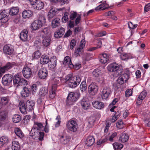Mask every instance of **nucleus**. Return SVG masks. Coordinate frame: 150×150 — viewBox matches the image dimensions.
Returning a JSON list of instances; mask_svg holds the SVG:
<instances>
[{"label":"nucleus","instance_id":"f257e3e1","mask_svg":"<svg viewBox=\"0 0 150 150\" xmlns=\"http://www.w3.org/2000/svg\"><path fill=\"white\" fill-rule=\"evenodd\" d=\"M65 77V83L67 84L68 86L70 88H76L79 85L81 81L80 76L78 75L73 76V74H69Z\"/></svg>","mask_w":150,"mask_h":150},{"label":"nucleus","instance_id":"f03ea898","mask_svg":"<svg viewBox=\"0 0 150 150\" xmlns=\"http://www.w3.org/2000/svg\"><path fill=\"white\" fill-rule=\"evenodd\" d=\"M19 109L22 113H25L28 111H32L34 109L35 104V102L32 100H28L25 103L24 102L20 103Z\"/></svg>","mask_w":150,"mask_h":150},{"label":"nucleus","instance_id":"7ed1b4c3","mask_svg":"<svg viewBox=\"0 0 150 150\" xmlns=\"http://www.w3.org/2000/svg\"><path fill=\"white\" fill-rule=\"evenodd\" d=\"M46 20L45 16L40 15L37 19L35 20L31 24L30 28L34 31H36L41 28L43 25V22Z\"/></svg>","mask_w":150,"mask_h":150},{"label":"nucleus","instance_id":"20e7f679","mask_svg":"<svg viewBox=\"0 0 150 150\" xmlns=\"http://www.w3.org/2000/svg\"><path fill=\"white\" fill-rule=\"evenodd\" d=\"M80 94L77 92H71L69 93L66 101V104L69 106L73 105L79 98Z\"/></svg>","mask_w":150,"mask_h":150},{"label":"nucleus","instance_id":"39448f33","mask_svg":"<svg viewBox=\"0 0 150 150\" xmlns=\"http://www.w3.org/2000/svg\"><path fill=\"white\" fill-rule=\"evenodd\" d=\"M13 80L14 86H16L17 88L19 86H24L28 84L27 81L22 77L21 73H18L15 75Z\"/></svg>","mask_w":150,"mask_h":150},{"label":"nucleus","instance_id":"423d86ee","mask_svg":"<svg viewBox=\"0 0 150 150\" xmlns=\"http://www.w3.org/2000/svg\"><path fill=\"white\" fill-rule=\"evenodd\" d=\"M108 70L110 72H114L116 75H118L122 71V66L116 62H113L110 64L107 67Z\"/></svg>","mask_w":150,"mask_h":150},{"label":"nucleus","instance_id":"0eeeda50","mask_svg":"<svg viewBox=\"0 0 150 150\" xmlns=\"http://www.w3.org/2000/svg\"><path fill=\"white\" fill-rule=\"evenodd\" d=\"M78 124L76 121L71 119L68 121L66 124L67 128L70 131L75 132L78 128Z\"/></svg>","mask_w":150,"mask_h":150},{"label":"nucleus","instance_id":"6e6552de","mask_svg":"<svg viewBox=\"0 0 150 150\" xmlns=\"http://www.w3.org/2000/svg\"><path fill=\"white\" fill-rule=\"evenodd\" d=\"M13 79V75L10 74H7L4 75L3 77L2 82L4 86H11L12 84Z\"/></svg>","mask_w":150,"mask_h":150},{"label":"nucleus","instance_id":"1a4fd4ad","mask_svg":"<svg viewBox=\"0 0 150 150\" xmlns=\"http://www.w3.org/2000/svg\"><path fill=\"white\" fill-rule=\"evenodd\" d=\"M98 86L96 83L92 82L88 86V92L91 96H95L98 93Z\"/></svg>","mask_w":150,"mask_h":150},{"label":"nucleus","instance_id":"9d476101","mask_svg":"<svg viewBox=\"0 0 150 150\" xmlns=\"http://www.w3.org/2000/svg\"><path fill=\"white\" fill-rule=\"evenodd\" d=\"M16 65V63L14 62H7L6 64L2 67H0V74L2 76L3 74L6 71L11 69L13 67Z\"/></svg>","mask_w":150,"mask_h":150},{"label":"nucleus","instance_id":"9b49d317","mask_svg":"<svg viewBox=\"0 0 150 150\" xmlns=\"http://www.w3.org/2000/svg\"><path fill=\"white\" fill-rule=\"evenodd\" d=\"M22 73L23 76L26 79H28L33 76L32 69L27 66H25L24 67L22 70Z\"/></svg>","mask_w":150,"mask_h":150},{"label":"nucleus","instance_id":"f8f14e48","mask_svg":"<svg viewBox=\"0 0 150 150\" xmlns=\"http://www.w3.org/2000/svg\"><path fill=\"white\" fill-rule=\"evenodd\" d=\"M57 59L55 57L53 56L50 58L48 65L49 69L53 71H55L57 69Z\"/></svg>","mask_w":150,"mask_h":150},{"label":"nucleus","instance_id":"ddd939ff","mask_svg":"<svg viewBox=\"0 0 150 150\" xmlns=\"http://www.w3.org/2000/svg\"><path fill=\"white\" fill-rule=\"evenodd\" d=\"M39 78L42 79H46L48 76V72L46 67L41 68L38 72Z\"/></svg>","mask_w":150,"mask_h":150},{"label":"nucleus","instance_id":"4468645a","mask_svg":"<svg viewBox=\"0 0 150 150\" xmlns=\"http://www.w3.org/2000/svg\"><path fill=\"white\" fill-rule=\"evenodd\" d=\"M9 15L8 13V10H5L3 11L0 14L1 22L3 23H6L9 20L8 17Z\"/></svg>","mask_w":150,"mask_h":150},{"label":"nucleus","instance_id":"2eb2a0df","mask_svg":"<svg viewBox=\"0 0 150 150\" xmlns=\"http://www.w3.org/2000/svg\"><path fill=\"white\" fill-rule=\"evenodd\" d=\"M122 71L117 75V76L120 75L122 78L125 80V82H126L129 79V76L130 75V72L128 69H125L123 70V69L122 70Z\"/></svg>","mask_w":150,"mask_h":150},{"label":"nucleus","instance_id":"dca6fc26","mask_svg":"<svg viewBox=\"0 0 150 150\" xmlns=\"http://www.w3.org/2000/svg\"><path fill=\"white\" fill-rule=\"evenodd\" d=\"M3 51L4 54L11 55L13 53L14 49L11 45L8 44L4 46Z\"/></svg>","mask_w":150,"mask_h":150},{"label":"nucleus","instance_id":"f3484780","mask_svg":"<svg viewBox=\"0 0 150 150\" xmlns=\"http://www.w3.org/2000/svg\"><path fill=\"white\" fill-rule=\"evenodd\" d=\"M65 32L64 28L61 27L57 29L54 32V36L56 38H62L64 35Z\"/></svg>","mask_w":150,"mask_h":150},{"label":"nucleus","instance_id":"a211bd4d","mask_svg":"<svg viewBox=\"0 0 150 150\" xmlns=\"http://www.w3.org/2000/svg\"><path fill=\"white\" fill-rule=\"evenodd\" d=\"M111 93L110 88L106 87L103 88L102 91L101 97L103 99H107L110 95Z\"/></svg>","mask_w":150,"mask_h":150},{"label":"nucleus","instance_id":"6ab92c4d","mask_svg":"<svg viewBox=\"0 0 150 150\" xmlns=\"http://www.w3.org/2000/svg\"><path fill=\"white\" fill-rule=\"evenodd\" d=\"M59 10L55 8H51L47 14V16L48 20L50 21V19L52 18L54 16L58 13Z\"/></svg>","mask_w":150,"mask_h":150},{"label":"nucleus","instance_id":"aec40b11","mask_svg":"<svg viewBox=\"0 0 150 150\" xmlns=\"http://www.w3.org/2000/svg\"><path fill=\"white\" fill-rule=\"evenodd\" d=\"M80 104L83 109L86 110L89 107L90 103L87 98L84 96L80 100Z\"/></svg>","mask_w":150,"mask_h":150},{"label":"nucleus","instance_id":"412c9836","mask_svg":"<svg viewBox=\"0 0 150 150\" xmlns=\"http://www.w3.org/2000/svg\"><path fill=\"white\" fill-rule=\"evenodd\" d=\"M92 104L95 108L98 110L102 109L105 107L104 104L103 102L98 100L93 101Z\"/></svg>","mask_w":150,"mask_h":150},{"label":"nucleus","instance_id":"4be33fe9","mask_svg":"<svg viewBox=\"0 0 150 150\" xmlns=\"http://www.w3.org/2000/svg\"><path fill=\"white\" fill-rule=\"evenodd\" d=\"M38 33L40 34L42 37H44L48 35H51L50 28L49 27H45L40 30Z\"/></svg>","mask_w":150,"mask_h":150},{"label":"nucleus","instance_id":"5701e85b","mask_svg":"<svg viewBox=\"0 0 150 150\" xmlns=\"http://www.w3.org/2000/svg\"><path fill=\"white\" fill-rule=\"evenodd\" d=\"M101 4L95 8L96 11L99 10H104L109 8V5L106 3V1H102L100 2Z\"/></svg>","mask_w":150,"mask_h":150},{"label":"nucleus","instance_id":"b1692460","mask_svg":"<svg viewBox=\"0 0 150 150\" xmlns=\"http://www.w3.org/2000/svg\"><path fill=\"white\" fill-rule=\"evenodd\" d=\"M34 126L33 127L32 129H36L37 132L40 131L45 132V128L42 123L34 122Z\"/></svg>","mask_w":150,"mask_h":150},{"label":"nucleus","instance_id":"393cba45","mask_svg":"<svg viewBox=\"0 0 150 150\" xmlns=\"http://www.w3.org/2000/svg\"><path fill=\"white\" fill-rule=\"evenodd\" d=\"M71 139V136L68 135L60 136V140L61 143L63 144L69 143Z\"/></svg>","mask_w":150,"mask_h":150},{"label":"nucleus","instance_id":"a878e982","mask_svg":"<svg viewBox=\"0 0 150 150\" xmlns=\"http://www.w3.org/2000/svg\"><path fill=\"white\" fill-rule=\"evenodd\" d=\"M99 61L103 64H105L109 61V56L106 53H103L100 54Z\"/></svg>","mask_w":150,"mask_h":150},{"label":"nucleus","instance_id":"bb28decb","mask_svg":"<svg viewBox=\"0 0 150 150\" xmlns=\"http://www.w3.org/2000/svg\"><path fill=\"white\" fill-rule=\"evenodd\" d=\"M42 44L45 47L49 46L50 44L51 40V35H48L42 37Z\"/></svg>","mask_w":150,"mask_h":150},{"label":"nucleus","instance_id":"cd10ccee","mask_svg":"<svg viewBox=\"0 0 150 150\" xmlns=\"http://www.w3.org/2000/svg\"><path fill=\"white\" fill-rule=\"evenodd\" d=\"M33 15V11L30 10H25L22 13V16L25 19L29 18Z\"/></svg>","mask_w":150,"mask_h":150},{"label":"nucleus","instance_id":"c85d7f7f","mask_svg":"<svg viewBox=\"0 0 150 150\" xmlns=\"http://www.w3.org/2000/svg\"><path fill=\"white\" fill-rule=\"evenodd\" d=\"M48 89L47 88L42 87L39 90L38 96L40 98L45 97L47 96L48 93Z\"/></svg>","mask_w":150,"mask_h":150},{"label":"nucleus","instance_id":"c756f323","mask_svg":"<svg viewBox=\"0 0 150 150\" xmlns=\"http://www.w3.org/2000/svg\"><path fill=\"white\" fill-rule=\"evenodd\" d=\"M63 64L64 65L68 64L69 67L70 69H72L74 67L71 58L68 56H67L64 58Z\"/></svg>","mask_w":150,"mask_h":150},{"label":"nucleus","instance_id":"7c9ffc66","mask_svg":"<svg viewBox=\"0 0 150 150\" xmlns=\"http://www.w3.org/2000/svg\"><path fill=\"white\" fill-rule=\"evenodd\" d=\"M19 11V8L18 7H12L8 10V13L11 16H16L18 14Z\"/></svg>","mask_w":150,"mask_h":150},{"label":"nucleus","instance_id":"2f4dec72","mask_svg":"<svg viewBox=\"0 0 150 150\" xmlns=\"http://www.w3.org/2000/svg\"><path fill=\"white\" fill-rule=\"evenodd\" d=\"M28 31L26 29H24L20 33V38L23 41L25 42L27 40Z\"/></svg>","mask_w":150,"mask_h":150},{"label":"nucleus","instance_id":"473e14b6","mask_svg":"<svg viewBox=\"0 0 150 150\" xmlns=\"http://www.w3.org/2000/svg\"><path fill=\"white\" fill-rule=\"evenodd\" d=\"M50 59V58L49 56L44 54L42 56L40 62V64L42 65L47 64L49 62Z\"/></svg>","mask_w":150,"mask_h":150},{"label":"nucleus","instance_id":"72a5a7b5","mask_svg":"<svg viewBox=\"0 0 150 150\" xmlns=\"http://www.w3.org/2000/svg\"><path fill=\"white\" fill-rule=\"evenodd\" d=\"M95 142V139L93 136H89L86 139V145L88 147L92 146Z\"/></svg>","mask_w":150,"mask_h":150},{"label":"nucleus","instance_id":"f704fd0d","mask_svg":"<svg viewBox=\"0 0 150 150\" xmlns=\"http://www.w3.org/2000/svg\"><path fill=\"white\" fill-rule=\"evenodd\" d=\"M8 142V139L7 137H2L0 138V148L6 145Z\"/></svg>","mask_w":150,"mask_h":150},{"label":"nucleus","instance_id":"c9c22d12","mask_svg":"<svg viewBox=\"0 0 150 150\" xmlns=\"http://www.w3.org/2000/svg\"><path fill=\"white\" fill-rule=\"evenodd\" d=\"M44 7V3L40 0L37 1L35 6H33V8L37 10H41Z\"/></svg>","mask_w":150,"mask_h":150},{"label":"nucleus","instance_id":"e433bc0d","mask_svg":"<svg viewBox=\"0 0 150 150\" xmlns=\"http://www.w3.org/2000/svg\"><path fill=\"white\" fill-rule=\"evenodd\" d=\"M60 22V20L59 18H56L52 21L51 25L52 28H55L58 27L59 25Z\"/></svg>","mask_w":150,"mask_h":150},{"label":"nucleus","instance_id":"4c0bfd02","mask_svg":"<svg viewBox=\"0 0 150 150\" xmlns=\"http://www.w3.org/2000/svg\"><path fill=\"white\" fill-rule=\"evenodd\" d=\"M30 93V90L26 87H24L21 93V95L22 97H27L29 96Z\"/></svg>","mask_w":150,"mask_h":150},{"label":"nucleus","instance_id":"58836bf2","mask_svg":"<svg viewBox=\"0 0 150 150\" xmlns=\"http://www.w3.org/2000/svg\"><path fill=\"white\" fill-rule=\"evenodd\" d=\"M55 86H54L53 87H52V88L49 92V97L52 99L54 98L56 96L57 89L56 88Z\"/></svg>","mask_w":150,"mask_h":150},{"label":"nucleus","instance_id":"ea45409f","mask_svg":"<svg viewBox=\"0 0 150 150\" xmlns=\"http://www.w3.org/2000/svg\"><path fill=\"white\" fill-rule=\"evenodd\" d=\"M129 139V136L128 134L125 133H122L119 138V140L122 142H125Z\"/></svg>","mask_w":150,"mask_h":150},{"label":"nucleus","instance_id":"a19ab883","mask_svg":"<svg viewBox=\"0 0 150 150\" xmlns=\"http://www.w3.org/2000/svg\"><path fill=\"white\" fill-rule=\"evenodd\" d=\"M14 132L16 135L21 138L24 136V134L20 128L16 127L14 129Z\"/></svg>","mask_w":150,"mask_h":150},{"label":"nucleus","instance_id":"79ce46f5","mask_svg":"<svg viewBox=\"0 0 150 150\" xmlns=\"http://www.w3.org/2000/svg\"><path fill=\"white\" fill-rule=\"evenodd\" d=\"M132 57L130 54L122 53L120 55V58L123 60H127L132 58Z\"/></svg>","mask_w":150,"mask_h":150},{"label":"nucleus","instance_id":"37998d69","mask_svg":"<svg viewBox=\"0 0 150 150\" xmlns=\"http://www.w3.org/2000/svg\"><path fill=\"white\" fill-rule=\"evenodd\" d=\"M93 57V54L91 53H87L85 54L82 57L83 60L88 61L91 59Z\"/></svg>","mask_w":150,"mask_h":150},{"label":"nucleus","instance_id":"c03bdc74","mask_svg":"<svg viewBox=\"0 0 150 150\" xmlns=\"http://www.w3.org/2000/svg\"><path fill=\"white\" fill-rule=\"evenodd\" d=\"M62 79V77L57 76L54 77L53 79V83L52 84V87H53L54 86H55L56 88H57V85L59 83V81H61Z\"/></svg>","mask_w":150,"mask_h":150},{"label":"nucleus","instance_id":"a18cd8bd","mask_svg":"<svg viewBox=\"0 0 150 150\" xmlns=\"http://www.w3.org/2000/svg\"><path fill=\"white\" fill-rule=\"evenodd\" d=\"M12 149L13 150H20V146L18 142L14 141L12 142Z\"/></svg>","mask_w":150,"mask_h":150},{"label":"nucleus","instance_id":"49530a36","mask_svg":"<svg viewBox=\"0 0 150 150\" xmlns=\"http://www.w3.org/2000/svg\"><path fill=\"white\" fill-rule=\"evenodd\" d=\"M8 116V113L5 110L0 112V121L5 120Z\"/></svg>","mask_w":150,"mask_h":150},{"label":"nucleus","instance_id":"de8ad7c7","mask_svg":"<svg viewBox=\"0 0 150 150\" xmlns=\"http://www.w3.org/2000/svg\"><path fill=\"white\" fill-rule=\"evenodd\" d=\"M108 139V136H103L97 142V144L98 145H100L101 144H103L107 142Z\"/></svg>","mask_w":150,"mask_h":150},{"label":"nucleus","instance_id":"09e8293b","mask_svg":"<svg viewBox=\"0 0 150 150\" xmlns=\"http://www.w3.org/2000/svg\"><path fill=\"white\" fill-rule=\"evenodd\" d=\"M114 150H121L123 147V145L118 142H115L113 144Z\"/></svg>","mask_w":150,"mask_h":150},{"label":"nucleus","instance_id":"8fccbe9b","mask_svg":"<svg viewBox=\"0 0 150 150\" xmlns=\"http://www.w3.org/2000/svg\"><path fill=\"white\" fill-rule=\"evenodd\" d=\"M9 100V97L8 96L1 97V101L2 105H6L8 104Z\"/></svg>","mask_w":150,"mask_h":150},{"label":"nucleus","instance_id":"3c124183","mask_svg":"<svg viewBox=\"0 0 150 150\" xmlns=\"http://www.w3.org/2000/svg\"><path fill=\"white\" fill-rule=\"evenodd\" d=\"M81 91L82 92L85 91L87 89V86L86 81H82L80 86Z\"/></svg>","mask_w":150,"mask_h":150},{"label":"nucleus","instance_id":"603ef678","mask_svg":"<svg viewBox=\"0 0 150 150\" xmlns=\"http://www.w3.org/2000/svg\"><path fill=\"white\" fill-rule=\"evenodd\" d=\"M101 73V70L100 68L95 69L92 72L93 75L95 77H98Z\"/></svg>","mask_w":150,"mask_h":150},{"label":"nucleus","instance_id":"864d4df0","mask_svg":"<svg viewBox=\"0 0 150 150\" xmlns=\"http://www.w3.org/2000/svg\"><path fill=\"white\" fill-rule=\"evenodd\" d=\"M84 52V51L83 49H81L80 48H76L74 53L75 54L76 57L80 56L82 55Z\"/></svg>","mask_w":150,"mask_h":150},{"label":"nucleus","instance_id":"5fc2aeb1","mask_svg":"<svg viewBox=\"0 0 150 150\" xmlns=\"http://www.w3.org/2000/svg\"><path fill=\"white\" fill-rule=\"evenodd\" d=\"M21 116L18 114H16L14 115L12 118V120L15 123H17L21 120Z\"/></svg>","mask_w":150,"mask_h":150},{"label":"nucleus","instance_id":"6e6d98bb","mask_svg":"<svg viewBox=\"0 0 150 150\" xmlns=\"http://www.w3.org/2000/svg\"><path fill=\"white\" fill-rule=\"evenodd\" d=\"M77 13L76 11H71L69 13V18L71 21H73L77 16Z\"/></svg>","mask_w":150,"mask_h":150},{"label":"nucleus","instance_id":"4d7b16f0","mask_svg":"<svg viewBox=\"0 0 150 150\" xmlns=\"http://www.w3.org/2000/svg\"><path fill=\"white\" fill-rule=\"evenodd\" d=\"M116 125L117 128L119 129H122L125 125L122 120H119L116 123Z\"/></svg>","mask_w":150,"mask_h":150},{"label":"nucleus","instance_id":"13d9d810","mask_svg":"<svg viewBox=\"0 0 150 150\" xmlns=\"http://www.w3.org/2000/svg\"><path fill=\"white\" fill-rule=\"evenodd\" d=\"M41 53L38 50L35 51L33 54L32 57L33 59H37L40 58L41 56Z\"/></svg>","mask_w":150,"mask_h":150},{"label":"nucleus","instance_id":"bf43d9fd","mask_svg":"<svg viewBox=\"0 0 150 150\" xmlns=\"http://www.w3.org/2000/svg\"><path fill=\"white\" fill-rule=\"evenodd\" d=\"M44 131H38L37 132H38V137L39 140L40 141H42L44 140V137L45 134V133Z\"/></svg>","mask_w":150,"mask_h":150},{"label":"nucleus","instance_id":"052dcab7","mask_svg":"<svg viewBox=\"0 0 150 150\" xmlns=\"http://www.w3.org/2000/svg\"><path fill=\"white\" fill-rule=\"evenodd\" d=\"M37 86L35 84H33L30 87V90L32 92V93L34 94L37 90Z\"/></svg>","mask_w":150,"mask_h":150},{"label":"nucleus","instance_id":"680f3d73","mask_svg":"<svg viewBox=\"0 0 150 150\" xmlns=\"http://www.w3.org/2000/svg\"><path fill=\"white\" fill-rule=\"evenodd\" d=\"M81 20V14H78L77 16L76 17L75 20V24L76 25H77L78 24H79L80 21Z\"/></svg>","mask_w":150,"mask_h":150},{"label":"nucleus","instance_id":"e2e57ef3","mask_svg":"<svg viewBox=\"0 0 150 150\" xmlns=\"http://www.w3.org/2000/svg\"><path fill=\"white\" fill-rule=\"evenodd\" d=\"M117 134V132H115L113 133L108 138V140L111 142H112L113 141V139L116 137Z\"/></svg>","mask_w":150,"mask_h":150},{"label":"nucleus","instance_id":"0e129e2a","mask_svg":"<svg viewBox=\"0 0 150 150\" xmlns=\"http://www.w3.org/2000/svg\"><path fill=\"white\" fill-rule=\"evenodd\" d=\"M76 45V41L75 39H72L71 40L70 44V48L72 50Z\"/></svg>","mask_w":150,"mask_h":150},{"label":"nucleus","instance_id":"69168bd1","mask_svg":"<svg viewBox=\"0 0 150 150\" xmlns=\"http://www.w3.org/2000/svg\"><path fill=\"white\" fill-rule=\"evenodd\" d=\"M132 94V91L131 89H129L127 90L125 92V96L127 97H128L131 96Z\"/></svg>","mask_w":150,"mask_h":150},{"label":"nucleus","instance_id":"338daca9","mask_svg":"<svg viewBox=\"0 0 150 150\" xmlns=\"http://www.w3.org/2000/svg\"><path fill=\"white\" fill-rule=\"evenodd\" d=\"M150 10V3L145 5L144 7V12L145 13Z\"/></svg>","mask_w":150,"mask_h":150},{"label":"nucleus","instance_id":"774afa93","mask_svg":"<svg viewBox=\"0 0 150 150\" xmlns=\"http://www.w3.org/2000/svg\"><path fill=\"white\" fill-rule=\"evenodd\" d=\"M72 34V31L70 29L68 30L64 35V38H67L70 36Z\"/></svg>","mask_w":150,"mask_h":150}]
</instances>
